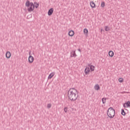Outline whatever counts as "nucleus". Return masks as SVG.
Listing matches in <instances>:
<instances>
[{
    "label": "nucleus",
    "instance_id": "1",
    "mask_svg": "<svg viewBox=\"0 0 130 130\" xmlns=\"http://www.w3.org/2000/svg\"><path fill=\"white\" fill-rule=\"evenodd\" d=\"M68 95L71 101H76L78 99V90L75 88H70L68 91Z\"/></svg>",
    "mask_w": 130,
    "mask_h": 130
},
{
    "label": "nucleus",
    "instance_id": "2",
    "mask_svg": "<svg viewBox=\"0 0 130 130\" xmlns=\"http://www.w3.org/2000/svg\"><path fill=\"white\" fill-rule=\"evenodd\" d=\"M25 6L27 7V11L29 13H31V12H33V11H34V4H33V3L32 2L30 3V1H29V0H27L26 1L25 3Z\"/></svg>",
    "mask_w": 130,
    "mask_h": 130
},
{
    "label": "nucleus",
    "instance_id": "3",
    "mask_svg": "<svg viewBox=\"0 0 130 130\" xmlns=\"http://www.w3.org/2000/svg\"><path fill=\"white\" fill-rule=\"evenodd\" d=\"M107 113L110 118H113L115 116V110L112 107H110L108 109Z\"/></svg>",
    "mask_w": 130,
    "mask_h": 130
},
{
    "label": "nucleus",
    "instance_id": "4",
    "mask_svg": "<svg viewBox=\"0 0 130 130\" xmlns=\"http://www.w3.org/2000/svg\"><path fill=\"white\" fill-rule=\"evenodd\" d=\"M29 56L28 57V62L29 63H32L34 61V57L31 55V51L29 52Z\"/></svg>",
    "mask_w": 130,
    "mask_h": 130
},
{
    "label": "nucleus",
    "instance_id": "5",
    "mask_svg": "<svg viewBox=\"0 0 130 130\" xmlns=\"http://www.w3.org/2000/svg\"><path fill=\"white\" fill-rule=\"evenodd\" d=\"M71 57H76L77 56V54H76V51H72L71 52Z\"/></svg>",
    "mask_w": 130,
    "mask_h": 130
},
{
    "label": "nucleus",
    "instance_id": "6",
    "mask_svg": "<svg viewBox=\"0 0 130 130\" xmlns=\"http://www.w3.org/2000/svg\"><path fill=\"white\" fill-rule=\"evenodd\" d=\"M53 14V8H51L48 10V16H51Z\"/></svg>",
    "mask_w": 130,
    "mask_h": 130
},
{
    "label": "nucleus",
    "instance_id": "7",
    "mask_svg": "<svg viewBox=\"0 0 130 130\" xmlns=\"http://www.w3.org/2000/svg\"><path fill=\"white\" fill-rule=\"evenodd\" d=\"M123 107L125 108H127V107H130V102L128 101L126 103H124L123 104Z\"/></svg>",
    "mask_w": 130,
    "mask_h": 130
},
{
    "label": "nucleus",
    "instance_id": "8",
    "mask_svg": "<svg viewBox=\"0 0 130 130\" xmlns=\"http://www.w3.org/2000/svg\"><path fill=\"white\" fill-rule=\"evenodd\" d=\"M84 73L85 75H88L89 73H90V68L89 67H86L85 69Z\"/></svg>",
    "mask_w": 130,
    "mask_h": 130
},
{
    "label": "nucleus",
    "instance_id": "9",
    "mask_svg": "<svg viewBox=\"0 0 130 130\" xmlns=\"http://www.w3.org/2000/svg\"><path fill=\"white\" fill-rule=\"evenodd\" d=\"M88 66L90 68V69L91 71V72H94V69H95L94 66L91 65L90 64H88Z\"/></svg>",
    "mask_w": 130,
    "mask_h": 130
},
{
    "label": "nucleus",
    "instance_id": "10",
    "mask_svg": "<svg viewBox=\"0 0 130 130\" xmlns=\"http://www.w3.org/2000/svg\"><path fill=\"white\" fill-rule=\"evenodd\" d=\"M6 57L7 58H10L11 57V52L10 51H7L6 53Z\"/></svg>",
    "mask_w": 130,
    "mask_h": 130
},
{
    "label": "nucleus",
    "instance_id": "11",
    "mask_svg": "<svg viewBox=\"0 0 130 130\" xmlns=\"http://www.w3.org/2000/svg\"><path fill=\"white\" fill-rule=\"evenodd\" d=\"M69 36H71V37H73V35H75V32L74 31V30H70L69 32Z\"/></svg>",
    "mask_w": 130,
    "mask_h": 130
},
{
    "label": "nucleus",
    "instance_id": "12",
    "mask_svg": "<svg viewBox=\"0 0 130 130\" xmlns=\"http://www.w3.org/2000/svg\"><path fill=\"white\" fill-rule=\"evenodd\" d=\"M90 7H91V8H95L96 7V5L93 1L90 2Z\"/></svg>",
    "mask_w": 130,
    "mask_h": 130
},
{
    "label": "nucleus",
    "instance_id": "13",
    "mask_svg": "<svg viewBox=\"0 0 130 130\" xmlns=\"http://www.w3.org/2000/svg\"><path fill=\"white\" fill-rule=\"evenodd\" d=\"M54 75H55V73L54 72H52L51 74H49L48 76V79H51L53 77V76H54Z\"/></svg>",
    "mask_w": 130,
    "mask_h": 130
},
{
    "label": "nucleus",
    "instance_id": "14",
    "mask_svg": "<svg viewBox=\"0 0 130 130\" xmlns=\"http://www.w3.org/2000/svg\"><path fill=\"white\" fill-rule=\"evenodd\" d=\"M109 56H110L111 57H113V55H114V53L113 52V51H110L109 52Z\"/></svg>",
    "mask_w": 130,
    "mask_h": 130
},
{
    "label": "nucleus",
    "instance_id": "15",
    "mask_svg": "<svg viewBox=\"0 0 130 130\" xmlns=\"http://www.w3.org/2000/svg\"><path fill=\"white\" fill-rule=\"evenodd\" d=\"M34 7L37 9L39 7V4L37 2H34Z\"/></svg>",
    "mask_w": 130,
    "mask_h": 130
},
{
    "label": "nucleus",
    "instance_id": "16",
    "mask_svg": "<svg viewBox=\"0 0 130 130\" xmlns=\"http://www.w3.org/2000/svg\"><path fill=\"white\" fill-rule=\"evenodd\" d=\"M95 90H100V86H99V85L97 84L94 86Z\"/></svg>",
    "mask_w": 130,
    "mask_h": 130
},
{
    "label": "nucleus",
    "instance_id": "17",
    "mask_svg": "<svg viewBox=\"0 0 130 130\" xmlns=\"http://www.w3.org/2000/svg\"><path fill=\"white\" fill-rule=\"evenodd\" d=\"M105 31H107V32H108V31L110 30V28H109V26H105Z\"/></svg>",
    "mask_w": 130,
    "mask_h": 130
},
{
    "label": "nucleus",
    "instance_id": "18",
    "mask_svg": "<svg viewBox=\"0 0 130 130\" xmlns=\"http://www.w3.org/2000/svg\"><path fill=\"white\" fill-rule=\"evenodd\" d=\"M121 114L122 115H123V116H125L126 113L124 111V110L123 109H121Z\"/></svg>",
    "mask_w": 130,
    "mask_h": 130
},
{
    "label": "nucleus",
    "instance_id": "19",
    "mask_svg": "<svg viewBox=\"0 0 130 130\" xmlns=\"http://www.w3.org/2000/svg\"><path fill=\"white\" fill-rule=\"evenodd\" d=\"M83 32L84 34H88V32H89V31L88 30V29L84 28L83 30Z\"/></svg>",
    "mask_w": 130,
    "mask_h": 130
},
{
    "label": "nucleus",
    "instance_id": "20",
    "mask_svg": "<svg viewBox=\"0 0 130 130\" xmlns=\"http://www.w3.org/2000/svg\"><path fill=\"white\" fill-rule=\"evenodd\" d=\"M106 98H103L102 99V102L103 103V104H105V103H106Z\"/></svg>",
    "mask_w": 130,
    "mask_h": 130
},
{
    "label": "nucleus",
    "instance_id": "21",
    "mask_svg": "<svg viewBox=\"0 0 130 130\" xmlns=\"http://www.w3.org/2000/svg\"><path fill=\"white\" fill-rule=\"evenodd\" d=\"M101 7L102 8H104L105 7V2H102Z\"/></svg>",
    "mask_w": 130,
    "mask_h": 130
},
{
    "label": "nucleus",
    "instance_id": "22",
    "mask_svg": "<svg viewBox=\"0 0 130 130\" xmlns=\"http://www.w3.org/2000/svg\"><path fill=\"white\" fill-rule=\"evenodd\" d=\"M118 81L120 83H122V82H123V79H122V78H120L118 79Z\"/></svg>",
    "mask_w": 130,
    "mask_h": 130
},
{
    "label": "nucleus",
    "instance_id": "23",
    "mask_svg": "<svg viewBox=\"0 0 130 130\" xmlns=\"http://www.w3.org/2000/svg\"><path fill=\"white\" fill-rule=\"evenodd\" d=\"M64 111L65 113H67L68 112V107H66L64 108Z\"/></svg>",
    "mask_w": 130,
    "mask_h": 130
},
{
    "label": "nucleus",
    "instance_id": "24",
    "mask_svg": "<svg viewBox=\"0 0 130 130\" xmlns=\"http://www.w3.org/2000/svg\"><path fill=\"white\" fill-rule=\"evenodd\" d=\"M47 108H51V104H48Z\"/></svg>",
    "mask_w": 130,
    "mask_h": 130
},
{
    "label": "nucleus",
    "instance_id": "25",
    "mask_svg": "<svg viewBox=\"0 0 130 130\" xmlns=\"http://www.w3.org/2000/svg\"><path fill=\"white\" fill-rule=\"evenodd\" d=\"M78 51H79V52H82V51L80 49H78Z\"/></svg>",
    "mask_w": 130,
    "mask_h": 130
}]
</instances>
